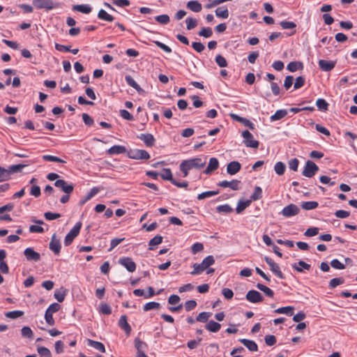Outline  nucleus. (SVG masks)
<instances>
[{"mask_svg": "<svg viewBox=\"0 0 357 357\" xmlns=\"http://www.w3.org/2000/svg\"><path fill=\"white\" fill-rule=\"evenodd\" d=\"M214 263V257L212 255H208L202 260L201 264H194L192 266L193 271L190 273L193 275H199L204 271L206 270L208 268L212 266Z\"/></svg>", "mask_w": 357, "mask_h": 357, "instance_id": "nucleus-1", "label": "nucleus"}, {"mask_svg": "<svg viewBox=\"0 0 357 357\" xmlns=\"http://www.w3.org/2000/svg\"><path fill=\"white\" fill-rule=\"evenodd\" d=\"M182 162L185 164L190 170L192 169H201L205 166L206 163V158H194L183 160Z\"/></svg>", "mask_w": 357, "mask_h": 357, "instance_id": "nucleus-2", "label": "nucleus"}, {"mask_svg": "<svg viewBox=\"0 0 357 357\" xmlns=\"http://www.w3.org/2000/svg\"><path fill=\"white\" fill-rule=\"evenodd\" d=\"M33 5L38 9L50 10L59 7V3L52 0H33Z\"/></svg>", "mask_w": 357, "mask_h": 357, "instance_id": "nucleus-3", "label": "nucleus"}, {"mask_svg": "<svg viewBox=\"0 0 357 357\" xmlns=\"http://www.w3.org/2000/svg\"><path fill=\"white\" fill-rule=\"evenodd\" d=\"M82 227V222H78L75 224V225L70 229V231L67 234L64 239V244L66 246H68L72 243L73 240L76 236L79 234L80 229Z\"/></svg>", "mask_w": 357, "mask_h": 357, "instance_id": "nucleus-4", "label": "nucleus"}, {"mask_svg": "<svg viewBox=\"0 0 357 357\" xmlns=\"http://www.w3.org/2000/svg\"><path fill=\"white\" fill-rule=\"evenodd\" d=\"M242 137L244 138L243 143L247 147L253 149H257L259 147V142L254 139L252 134L248 130H244L242 132Z\"/></svg>", "mask_w": 357, "mask_h": 357, "instance_id": "nucleus-5", "label": "nucleus"}, {"mask_svg": "<svg viewBox=\"0 0 357 357\" xmlns=\"http://www.w3.org/2000/svg\"><path fill=\"white\" fill-rule=\"evenodd\" d=\"M319 170V167L312 161L307 160L303 170L302 174L307 178H312Z\"/></svg>", "mask_w": 357, "mask_h": 357, "instance_id": "nucleus-6", "label": "nucleus"}, {"mask_svg": "<svg viewBox=\"0 0 357 357\" xmlns=\"http://www.w3.org/2000/svg\"><path fill=\"white\" fill-rule=\"evenodd\" d=\"M128 155L130 158L134 160H148L150 158L149 153L146 150L142 149L130 150Z\"/></svg>", "mask_w": 357, "mask_h": 357, "instance_id": "nucleus-7", "label": "nucleus"}, {"mask_svg": "<svg viewBox=\"0 0 357 357\" xmlns=\"http://www.w3.org/2000/svg\"><path fill=\"white\" fill-rule=\"evenodd\" d=\"M266 262L269 266L271 271L279 278L284 279V276L280 270V268L278 264H276L271 258L265 257Z\"/></svg>", "mask_w": 357, "mask_h": 357, "instance_id": "nucleus-8", "label": "nucleus"}, {"mask_svg": "<svg viewBox=\"0 0 357 357\" xmlns=\"http://www.w3.org/2000/svg\"><path fill=\"white\" fill-rule=\"evenodd\" d=\"M300 212V208L294 204H290L285 206L280 213L285 218H290L298 214Z\"/></svg>", "mask_w": 357, "mask_h": 357, "instance_id": "nucleus-9", "label": "nucleus"}, {"mask_svg": "<svg viewBox=\"0 0 357 357\" xmlns=\"http://www.w3.org/2000/svg\"><path fill=\"white\" fill-rule=\"evenodd\" d=\"M54 185L56 188H61V190L66 194H70L74 189L73 184H68L66 181L62 179H57L54 182Z\"/></svg>", "mask_w": 357, "mask_h": 357, "instance_id": "nucleus-10", "label": "nucleus"}, {"mask_svg": "<svg viewBox=\"0 0 357 357\" xmlns=\"http://www.w3.org/2000/svg\"><path fill=\"white\" fill-rule=\"evenodd\" d=\"M245 298L249 302L252 303H260L264 299L262 295L256 290H250L247 293Z\"/></svg>", "mask_w": 357, "mask_h": 357, "instance_id": "nucleus-11", "label": "nucleus"}, {"mask_svg": "<svg viewBox=\"0 0 357 357\" xmlns=\"http://www.w3.org/2000/svg\"><path fill=\"white\" fill-rule=\"evenodd\" d=\"M241 181L238 180H232L231 181H222L218 183V185L221 188H229L233 190H238L241 188Z\"/></svg>", "mask_w": 357, "mask_h": 357, "instance_id": "nucleus-12", "label": "nucleus"}, {"mask_svg": "<svg viewBox=\"0 0 357 357\" xmlns=\"http://www.w3.org/2000/svg\"><path fill=\"white\" fill-rule=\"evenodd\" d=\"M24 255L28 261H38L40 259V255L31 248H26Z\"/></svg>", "mask_w": 357, "mask_h": 357, "instance_id": "nucleus-13", "label": "nucleus"}, {"mask_svg": "<svg viewBox=\"0 0 357 357\" xmlns=\"http://www.w3.org/2000/svg\"><path fill=\"white\" fill-rule=\"evenodd\" d=\"M119 264L124 266L129 272H134L136 269V264L130 257L119 259Z\"/></svg>", "mask_w": 357, "mask_h": 357, "instance_id": "nucleus-14", "label": "nucleus"}, {"mask_svg": "<svg viewBox=\"0 0 357 357\" xmlns=\"http://www.w3.org/2000/svg\"><path fill=\"white\" fill-rule=\"evenodd\" d=\"M61 243L59 239L56 238V234H53L51 241L49 244V248L55 254L59 255L61 251Z\"/></svg>", "mask_w": 357, "mask_h": 357, "instance_id": "nucleus-15", "label": "nucleus"}, {"mask_svg": "<svg viewBox=\"0 0 357 357\" xmlns=\"http://www.w3.org/2000/svg\"><path fill=\"white\" fill-rule=\"evenodd\" d=\"M335 61H327L324 59H321L318 62L320 69L325 72H328L333 70L335 66Z\"/></svg>", "mask_w": 357, "mask_h": 357, "instance_id": "nucleus-16", "label": "nucleus"}, {"mask_svg": "<svg viewBox=\"0 0 357 357\" xmlns=\"http://www.w3.org/2000/svg\"><path fill=\"white\" fill-rule=\"evenodd\" d=\"M230 116L233 120L243 123L245 126L249 128L250 129H251V130L255 129L254 124L250 120H248L245 118L241 117L236 114H231Z\"/></svg>", "mask_w": 357, "mask_h": 357, "instance_id": "nucleus-17", "label": "nucleus"}, {"mask_svg": "<svg viewBox=\"0 0 357 357\" xmlns=\"http://www.w3.org/2000/svg\"><path fill=\"white\" fill-rule=\"evenodd\" d=\"M137 137L142 140L148 147H152L155 142L153 135L150 133L140 134Z\"/></svg>", "mask_w": 357, "mask_h": 357, "instance_id": "nucleus-18", "label": "nucleus"}, {"mask_svg": "<svg viewBox=\"0 0 357 357\" xmlns=\"http://www.w3.org/2000/svg\"><path fill=\"white\" fill-rule=\"evenodd\" d=\"M241 168V165L238 161H232L228 163L227 166V172L230 175H234L238 173Z\"/></svg>", "mask_w": 357, "mask_h": 357, "instance_id": "nucleus-19", "label": "nucleus"}, {"mask_svg": "<svg viewBox=\"0 0 357 357\" xmlns=\"http://www.w3.org/2000/svg\"><path fill=\"white\" fill-rule=\"evenodd\" d=\"M219 162L217 158H211L209 160L208 165L206 169L204 171V173L206 174H210L213 171L216 170L218 168Z\"/></svg>", "mask_w": 357, "mask_h": 357, "instance_id": "nucleus-20", "label": "nucleus"}, {"mask_svg": "<svg viewBox=\"0 0 357 357\" xmlns=\"http://www.w3.org/2000/svg\"><path fill=\"white\" fill-rule=\"evenodd\" d=\"M119 326L125 331L127 335H130L131 327L128 323L126 315H121L119 321Z\"/></svg>", "mask_w": 357, "mask_h": 357, "instance_id": "nucleus-21", "label": "nucleus"}, {"mask_svg": "<svg viewBox=\"0 0 357 357\" xmlns=\"http://www.w3.org/2000/svg\"><path fill=\"white\" fill-rule=\"evenodd\" d=\"M239 342H241L250 351H257L258 350V346L257 343L253 340L248 339H240Z\"/></svg>", "mask_w": 357, "mask_h": 357, "instance_id": "nucleus-22", "label": "nucleus"}, {"mask_svg": "<svg viewBox=\"0 0 357 357\" xmlns=\"http://www.w3.org/2000/svg\"><path fill=\"white\" fill-rule=\"evenodd\" d=\"M87 344L102 353L105 352V345L100 342L88 339Z\"/></svg>", "mask_w": 357, "mask_h": 357, "instance_id": "nucleus-23", "label": "nucleus"}, {"mask_svg": "<svg viewBox=\"0 0 357 357\" xmlns=\"http://www.w3.org/2000/svg\"><path fill=\"white\" fill-rule=\"evenodd\" d=\"M32 222L38 224L39 225H31L29 227V231L31 233H43L44 229L42 227H40V225H43L44 222L41 220H32Z\"/></svg>", "mask_w": 357, "mask_h": 357, "instance_id": "nucleus-24", "label": "nucleus"}, {"mask_svg": "<svg viewBox=\"0 0 357 357\" xmlns=\"http://www.w3.org/2000/svg\"><path fill=\"white\" fill-rule=\"evenodd\" d=\"M73 10L84 14H89L91 12L92 8L88 4L75 5Z\"/></svg>", "mask_w": 357, "mask_h": 357, "instance_id": "nucleus-25", "label": "nucleus"}, {"mask_svg": "<svg viewBox=\"0 0 357 357\" xmlns=\"http://www.w3.org/2000/svg\"><path fill=\"white\" fill-rule=\"evenodd\" d=\"M125 79L127 84L134 88L138 93H142L144 90L139 86V85L135 81V79L130 75H126Z\"/></svg>", "mask_w": 357, "mask_h": 357, "instance_id": "nucleus-26", "label": "nucleus"}, {"mask_svg": "<svg viewBox=\"0 0 357 357\" xmlns=\"http://www.w3.org/2000/svg\"><path fill=\"white\" fill-rule=\"evenodd\" d=\"M206 330L212 333H216L219 331L221 328V325L215 322L213 320H210L205 326Z\"/></svg>", "mask_w": 357, "mask_h": 357, "instance_id": "nucleus-27", "label": "nucleus"}, {"mask_svg": "<svg viewBox=\"0 0 357 357\" xmlns=\"http://www.w3.org/2000/svg\"><path fill=\"white\" fill-rule=\"evenodd\" d=\"M100 192L99 188L93 187L91 189L90 192L86 195V196L79 201L80 205H84L86 202L90 200L92 197H93L96 195H97Z\"/></svg>", "mask_w": 357, "mask_h": 357, "instance_id": "nucleus-28", "label": "nucleus"}, {"mask_svg": "<svg viewBox=\"0 0 357 357\" xmlns=\"http://www.w3.org/2000/svg\"><path fill=\"white\" fill-rule=\"evenodd\" d=\"M187 8L190 10L198 13L202 10V4L198 1H190L187 3Z\"/></svg>", "mask_w": 357, "mask_h": 357, "instance_id": "nucleus-29", "label": "nucleus"}, {"mask_svg": "<svg viewBox=\"0 0 357 357\" xmlns=\"http://www.w3.org/2000/svg\"><path fill=\"white\" fill-rule=\"evenodd\" d=\"M292 267L297 272L302 273L303 271V269L310 270L311 266L303 261H299L297 264H294Z\"/></svg>", "mask_w": 357, "mask_h": 357, "instance_id": "nucleus-30", "label": "nucleus"}, {"mask_svg": "<svg viewBox=\"0 0 357 357\" xmlns=\"http://www.w3.org/2000/svg\"><path fill=\"white\" fill-rule=\"evenodd\" d=\"M126 151V149L123 146L114 145L109 149L108 153L110 155L124 153Z\"/></svg>", "mask_w": 357, "mask_h": 357, "instance_id": "nucleus-31", "label": "nucleus"}, {"mask_svg": "<svg viewBox=\"0 0 357 357\" xmlns=\"http://www.w3.org/2000/svg\"><path fill=\"white\" fill-rule=\"evenodd\" d=\"M287 115V111L286 109H279L270 117L271 122L280 120Z\"/></svg>", "mask_w": 357, "mask_h": 357, "instance_id": "nucleus-32", "label": "nucleus"}, {"mask_svg": "<svg viewBox=\"0 0 357 357\" xmlns=\"http://www.w3.org/2000/svg\"><path fill=\"white\" fill-rule=\"evenodd\" d=\"M294 307L292 306L282 307L276 309L274 312L276 314H284L288 316L293 315Z\"/></svg>", "mask_w": 357, "mask_h": 357, "instance_id": "nucleus-33", "label": "nucleus"}, {"mask_svg": "<svg viewBox=\"0 0 357 357\" xmlns=\"http://www.w3.org/2000/svg\"><path fill=\"white\" fill-rule=\"evenodd\" d=\"M135 347L137 349V352H142L147 349L148 345L146 342L137 337L135 339Z\"/></svg>", "mask_w": 357, "mask_h": 357, "instance_id": "nucleus-34", "label": "nucleus"}, {"mask_svg": "<svg viewBox=\"0 0 357 357\" xmlns=\"http://www.w3.org/2000/svg\"><path fill=\"white\" fill-rule=\"evenodd\" d=\"M98 17L100 20L107 21V22H113L114 20V17L107 13L105 10L100 9L98 13Z\"/></svg>", "mask_w": 357, "mask_h": 357, "instance_id": "nucleus-35", "label": "nucleus"}, {"mask_svg": "<svg viewBox=\"0 0 357 357\" xmlns=\"http://www.w3.org/2000/svg\"><path fill=\"white\" fill-rule=\"evenodd\" d=\"M251 200H240L238 202L237 207L236 208L237 213H241L247 207L250 206Z\"/></svg>", "mask_w": 357, "mask_h": 357, "instance_id": "nucleus-36", "label": "nucleus"}, {"mask_svg": "<svg viewBox=\"0 0 357 357\" xmlns=\"http://www.w3.org/2000/svg\"><path fill=\"white\" fill-rule=\"evenodd\" d=\"M318 205V202L315 201L304 202L301 203L302 208L307 211L314 209Z\"/></svg>", "mask_w": 357, "mask_h": 357, "instance_id": "nucleus-37", "label": "nucleus"}, {"mask_svg": "<svg viewBox=\"0 0 357 357\" xmlns=\"http://www.w3.org/2000/svg\"><path fill=\"white\" fill-rule=\"evenodd\" d=\"M215 15L217 17L227 19L229 17L228 9L225 7H220L215 10Z\"/></svg>", "mask_w": 357, "mask_h": 357, "instance_id": "nucleus-38", "label": "nucleus"}, {"mask_svg": "<svg viewBox=\"0 0 357 357\" xmlns=\"http://www.w3.org/2000/svg\"><path fill=\"white\" fill-rule=\"evenodd\" d=\"M286 169V166L282 162H277L274 166L275 173L279 175H283Z\"/></svg>", "mask_w": 357, "mask_h": 357, "instance_id": "nucleus-39", "label": "nucleus"}, {"mask_svg": "<svg viewBox=\"0 0 357 357\" xmlns=\"http://www.w3.org/2000/svg\"><path fill=\"white\" fill-rule=\"evenodd\" d=\"M256 286L259 290L263 291L267 296H268V297L273 296L274 292L269 287H268L261 283H258Z\"/></svg>", "mask_w": 357, "mask_h": 357, "instance_id": "nucleus-40", "label": "nucleus"}, {"mask_svg": "<svg viewBox=\"0 0 357 357\" xmlns=\"http://www.w3.org/2000/svg\"><path fill=\"white\" fill-rule=\"evenodd\" d=\"M164 173L160 174V176L162 179L169 181L172 183L175 180L173 178L172 173L170 169L165 168L163 169Z\"/></svg>", "mask_w": 357, "mask_h": 357, "instance_id": "nucleus-41", "label": "nucleus"}, {"mask_svg": "<svg viewBox=\"0 0 357 357\" xmlns=\"http://www.w3.org/2000/svg\"><path fill=\"white\" fill-rule=\"evenodd\" d=\"M27 165H25V164H17V165H11L8 168V171L9 172V174L10 176L11 175V174L13 173H16V172H20L22 171V169L26 167Z\"/></svg>", "mask_w": 357, "mask_h": 357, "instance_id": "nucleus-42", "label": "nucleus"}, {"mask_svg": "<svg viewBox=\"0 0 357 357\" xmlns=\"http://www.w3.org/2000/svg\"><path fill=\"white\" fill-rule=\"evenodd\" d=\"M316 105L321 111H327L328 109V103L323 98H319L316 101Z\"/></svg>", "mask_w": 357, "mask_h": 357, "instance_id": "nucleus-43", "label": "nucleus"}, {"mask_svg": "<svg viewBox=\"0 0 357 357\" xmlns=\"http://www.w3.org/2000/svg\"><path fill=\"white\" fill-rule=\"evenodd\" d=\"M160 307V304L159 303L151 301V302H149V303H146L143 306V310L145 312H147L151 310H157V309H159Z\"/></svg>", "mask_w": 357, "mask_h": 357, "instance_id": "nucleus-44", "label": "nucleus"}, {"mask_svg": "<svg viewBox=\"0 0 357 357\" xmlns=\"http://www.w3.org/2000/svg\"><path fill=\"white\" fill-rule=\"evenodd\" d=\"M262 197V190L259 186H256L255 188L254 192L250 196V199L252 201H256L261 199Z\"/></svg>", "mask_w": 357, "mask_h": 357, "instance_id": "nucleus-45", "label": "nucleus"}, {"mask_svg": "<svg viewBox=\"0 0 357 357\" xmlns=\"http://www.w3.org/2000/svg\"><path fill=\"white\" fill-rule=\"evenodd\" d=\"M162 241V237L160 235H157L153 238H151L149 243V250H151L153 249V246L158 245L160 244Z\"/></svg>", "mask_w": 357, "mask_h": 357, "instance_id": "nucleus-46", "label": "nucleus"}, {"mask_svg": "<svg viewBox=\"0 0 357 357\" xmlns=\"http://www.w3.org/2000/svg\"><path fill=\"white\" fill-rule=\"evenodd\" d=\"M156 22L160 24H167L170 22L169 16L167 14L158 15L155 17Z\"/></svg>", "mask_w": 357, "mask_h": 357, "instance_id": "nucleus-47", "label": "nucleus"}, {"mask_svg": "<svg viewBox=\"0 0 357 357\" xmlns=\"http://www.w3.org/2000/svg\"><path fill=\"white\" fill-rule=\"evenodd\" d=\"M10 178V176L8 171V169H5L0 167V182H4L8 181Z\"/></svg>", "mask_w": 357, "mask_h": 357, "instance_id": "nucleus-48", "label": "nucleus"}, {"mask_svg": "<svg viewBox=\"0 0 357 357\" xmlns=\"http://www.w3.org/2000/svg\"><path fill=\"white\" fill-rule=\"evenodd\" d=\"M37 351L40 357H52V354L49 349L45 347H38Z\"/></svg>", "mask_w": 357, "mask_h": 357, "instance_id": "nucleus-49", "label": "nucleus"}, {"mask_svg": "<svg viewBox=\"0 0 357 357\" xmlns=\"http://www.w3.org/2000/svg\"><path fill=\"white\" fill-rule=\"evenodd\" d=\"M303 68V63L301 62L291 61L287 65V70L290 72H295L298 69V67Z\"/></svg>", "mask_w": 357, "mask_h": 357, "instance_id": "nucleus-50", "label": "nucleus"}, {"mask_svg": "<svg viewBox=\"0 0 357 357\" xmlns=\"http://www.w3.org/2000/svg\"><path fill=\"white\" fill-rule=\"evenodd\" d=\"M199 36L210 38L213 35V31L210 27H203L198 33Z\"/></svg>", "mask_w": 357, "mask_h": 357, "instance_id": "nucleus-51", "label": "nucleus"}, {"mask_svg": "<svg viewBox=\"0 0 357 357\" xmlns=\"http://www.w3.org/2000/svg\"><path fill=\"white\" fill-rule=\"evenodd\" d=\"M211 313L207 312H200L196 318L197 321L205 323L208 321V318L211 317Z\"/></svg>", "mask_w": 357, "mask_h": 357, "instance_id": "nucleus-52", "label": "nucleus"}, {"mask_svg": "<svg viewBox=\"0 0 357 357\" xmlns=\"http://www.w3.org/2000/svg\"><path fill=\"white\" fill-rule=\"evenodd\" d=\"M218 193H219L218 191H214V190L206 191V192H202L201 194L198 195L197 199L199 200H202V199H206V198L211 197L212 196L216 195Z\"/></svg>", "mask_w": 357, "mask_h": 357, "instance_id": "nucleus-53", "label": "nucleus"}, {"mask_svg": "<svg viewBox=\"0 0 357 357\" xmlns=\"http://www.w3.org/2000/svg\"><path fill=\"white\" fill-rule=\"evenodd\" d=\"M344 282V280L342 278H335L331 280L329 282V287L331 289H334L337 286L342 284Z\"/></svg>", "mask_w": 357, "mask_h": 357, "instance_id": "nucleus-54", "label": "nucleus"}, {"mask_svg": "<svg viewBox=\"0 0 357 357\" xmlns=\"http://www.w3.org/2000/svg\"><path fill=\"white\" fill-rule=\"evenodd\" d=\"M24 314V312L21 310H14L8 312L6 313V317L10 319H17L22 317Z\"/></svg>", "mask_w": 357, "mask_h": 357, "instance_id": "nucleus-55", "label": "nucleus"}, {"mask_svg": "<svg viewBox=\"0 0 357 357\" xmlns=\"http://www.w3.org/2000/svg\"><path fill=\"white\" fill-rule=\"evenodd\" d=\"M215 61L216 63L218 64V66H220V68H225V67L227 66V60L225 59V58L224 56H222L220 54H218L215 56Z\"/></svg>", "mask_w": 357, "mask_h": 357, "instance_id": "nucleus-56", "label": "nucleus"}, {"mask_svg": "<svg viewBox=\"0 0 357 357\" xmlns=\"http://www.w3.org/2000/svg\"><path fill=\"white\" fill-rule=\"evenodd\" d=\"M42 158L45 161L66 163L65 160H63L56 156H54V155H43Z\"/></svg>", "mask_w": 357, "mask_h": 357, "instance_id": "nucleus-57", "label": "nucleus"}, {"mask_svg": "<svg viewBox=\"0 0 357 357\" xmlns=\"http://www.w3.org/2000/svg\"><path fill=\"white\" fill-rule=\"evenodd\" d=\"M186 28L188 30H192L197 25V20L192 17H188L185 20Z\"/></svg>", "mask_w": 357, "mask_h": 357, "instance_id": "nucleus-58", "label": "nucleus"}, {"mask_svg": "<svg viewBox=\"0 0 357 357\" xmlns=\"http://www.w3.org/2000/svg\"><path fill=\"white\" fill-rule=\"evenodd\" d=\"M216 211L218 213H231L233 209L232 208L227 204L220 205L216 208Z\"/></svg>", "mask_w": 357, "mask_h": 357, "instance_id": "nucleus-59", "label": "nucleus"}, {"mask_svg": "<svg viewBox=\"0 0 357 357\" xmlns=\"http://www.w3.org/2000/svg\"><path fill=\"white\" fill-rule=\"evenodd\" d=\"M280 24L283 29H293L296 26V24L294 22L282 21Z\"/></svg>", "mask_w": 357, "mask_h": 357, "instance_id": "nucleus-60", "label": "nucleus"}, {"mask_svg": "<svg viewBox=\"0 0 357 357\" xmlns=\"http://www.w3.org/2000/svg\"><path fill=\"white\" fill-rule=\"evenodd\" d=\"M21 333L24 337L31 338L33 336V332L29 326H24L21 330Z\"/></svg>", "mask_w": 357, "mask_h": 357, "instance_id": "nucleus-61", "label": "nucleus"}, {"mask_svg": "<svg viewBox=\"0 0 357 357\" xmlns=\"http://www.w3.org/2000/svg\"><path fill=\"white\" fill-rule=\"evenodd\" d=\"M202 340V339L201 337H198L197 340H190L188 342L187 346L190 349H194L197 347Z\"/></svg>", "mask_w": 357, "mask_h": 357, "instance_id": "nucleus-62", "label": "nucleus"}, {"mask_svg": "<svg viewBox=\"0 0 357 357\" xmlns=\"http://www.w3.org/2000/svg\"><path fill=\"white\" fill-rule=\"evenodd\" d=\"M319 233V228L317 227H310L304 233V235L307 237L314 236Z\"/></svg>", "mask_w": 357, "mask_h": 357, "instance_id": "nucleus-63", "label": "nucleus"}, {"mask_svg": "<svg viewBox=\"0 0 357 357\" xmlns=\"http://www.w3.org/2000/svg\"><path fill=\"white\" fill-rule=\"evenodd\" d=\"M100 310L104 314H110L112 313L111 307L107 303H102L100 305Z\"/></svg>", "mask_w": 357, "mask_h": 357, "instance_id": "nucleus-64", "label": "nucleus"}]
</instances>
